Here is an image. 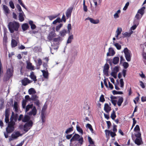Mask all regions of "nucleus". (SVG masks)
Masks as SVG:
<instances>
[{"instance_id":"obj_1","label":"nucleus","mask_w":146,"mask_h":146,"mask_svg":"<svg viewBox=\"0 0 146 146\" xmlns=\"http://www.w3.org/2000/svg\"><path fill=\"white\" fill-rule=\"evenodd\" d=\"M84 141L82 137H80V135L75 134L70 140V146H81Z\"/></svg>"},{"instance_id":"obj_2","label":"nucleus","mask_w":146,"mask_h":146,"mask_svg":"<svg viewBox=\"0 0 146 146\" xmlns=\"http://www.w3.org/2000/svg\"><path fill=\"white\" fill-rule=\"evenodd\" d=\"M8 29L11 33L17 32L20 27L19 23L15 21L10 22L8 25Z\"/></svg>"},{"instance_id":"obj_3","label":"nucleus","mask_w":146,"mask_h":146,"mask_svg":"<svg viewBox=\"0 0 146 146\" xmlns=\"http://www.w3.org/2000/svg\"><path fill=\"white\" fill-rule=\"evenodd\" d=\"M14 113L12 112V116L10 118V121L8 124V126L6 128V131L8 133H11L15 129L14 125H15V122L13 121V116Z\"/></svg>"},{"instance_id":"obj_4","label":"nucleus","mask_w":146,"mask_h":146,"mask_svg":"<svg viewBox=\"0 0 146 146\" xmlns=\"http://www.w3.org/2000/svg\"><path fill=\"white\" fill-rule=\"evenodd\" d=\"M33 123L32 121H30L26 123L24 125H19V127L21 130H23L26 133L32 127Z\"/></svg>"},{"instance_id":"obj_5","label":"nucleus","mask_w":146,"mask_h":146,"mask_svg":"<svg viewBox=\"0 0 146 146\" xmlns=\"http://www.w3.org/2000/svg\"><path fill=\"white\" fill-rule=\"evenodd\" d=\"M13 68H9L7 70L6 72L4 75L3 80L4 81L8 80L13 75Z\"/></svg>"},{"instance_id":"obj_6","label":"nucleus","mask_w":146,"mask_h":146,"mask_svg":"<svg viewBox=\"0 0 146 146\" xmlns=\"http://www.w3.org/2000/svg\"><path fill=\"white\" fill-rule=\"evenodd\" d=\"M23 134L18 131H15L11 135V137L9 139V141H10L13 140L17 139L18 137L21 136Z\"/></svg>"},{"instance_id":"obj_7","label":"nucleus","mask_w":146,"mask_h":146,"mask_svg":"<svg viewBox=\"0 0 146 146\" xmlns=\"http://www.w3.org/2000/svg\"><path fill=\"white\" fill-rule=\"evenodd\" d=\"M126 59L128 62L131 60V52L127 48H125L123 50Z\"/></svg>"},{"instance_id":"obj_8","label":"nucleus","mask_w":146,"mask_h":146,"mask_svg":"<svg viewBox=\"0 0 146 146\" xmlns=\"http://www.w3.org/2000/svg\"><path fill=\"white\" fill-rule=\"evenodd\" d=\"M109 68V66L107 63L106 64L104 67L103 73L104 74L107 76H109L108 74V70Z\"/></svg>"},{"instance_id":"obj_9","label":"nucleus","mask_w":146,"mask_h":146,"mask_svg":"<svg viewBox=\"0 0 146 146\" xmlns=\"http://www.w3.org/2000/svg\"><path fill=\"white\" fill-rule=\"evenodd\" d=\"M54 29V27L53 31L50 32L48 34L47 38L49 40H52L54 37L56 36V35L55 33Z\"/></svg>"},{"instance_id":"obj_10","label":"nucleus","mask_w":146,"mask_h":146,"mask_svg":"<svg viewBox=\"0 0 146 146\" xmlns=\"http://www.w3.org/2000/svg\"><path fill=\"white\" fill-rule=\"evenodd\" d=\"M32 81L30 80L27 78H25L21 80V83L22 85L26 86L28 84L31 83Z\"/></svg>"},{"instance_id":"obj_11","label":"nucleus","mask_w":146,"mask_h":146,"mask_svg":"<svg viewBox=\"0 0 146 146\" xmlns=\"http://www.w3.org/2000/svg\"><path fill=\"white\" fill-rule=\"evenodd\" d=\"M37 110L35 106H34L31 111L27 113L29 115L35 116L37 113Z\"/></svg>"},{"instance_id":"obj_12","label":"nucleus","mask_w":146,"mask_h":146,"mask_svg":"<svg viewBox=\"0 0 146 146\" xmlns=\"http://www.w3.org/2000/svg\"><path fill=\"white\" fill-rule=\"evenodd\" d=\"M110 98H111V103L114 106H115L116 105L117 100H115V99H118V97L111 96Z\"/></svg>"},{"instance_id":"obj_13","label":"nucleus","mask_w":146,"mask_h":146,"mask_svg":"<svg viewBox=\"0 0 146 146\" xmlns=\"http://www.w3.org/2000/svg\"><path fill=\"white\" fill-rule=\"evenodd\" d=\"M25 17V16L23 11L19 13V21L20 22H22L24 21Z\"/></svg>"},{"instance_id":"obj_14","label":"nucleus","mask_w":146,"mask_h":146,"mask_svg":"<svg viewBox=\"0 0 146 146\" xmlns=\"http://www.w3.org/2000/svg\"><path fill=\"white\" fill-rule=\"evenodd\" d=\"M86 20H89L91 23L94 24H98L100 22L99 20L98 19L95 20L92 18L90 17L87 18L86 19Z\"/></svg>"},{"instance_id":"obj_15","label":"nucleus","mask_w":146,"mask_h":146,"mask_svg":"<svg viewBox=\"0 0 146 146\" xmlns=\"http://www.w3.org/2000/svg\"><path fill=\"white\" fill-rule=\"evenodd\" d=\"M41 71L42 73V75L44 77L47 79H48L49 75L48 71H46L45 70H42Z\"/></svg>"},{"instance_id":"obj_16","label":"nucleus","mask_w":146,"mask_h":146,"mask_svg":"<svg viewBox=\"0 0 146 146\" xmlns=\"http://www.w3.org/2000/svg\"><path fill=\"white\" fill-rule=\"evenodd\" d=\"M122 31V29L121 28L118 27L117 28L116 31V35H115V37L118 40L119 39L118 36L120 34Z\"/></svg>"},{"instance_id":"obj_17","label":"nucleus","mask_w":146,"mask_h":146,"mask_svg":"<svg viewBox=\"0 0 146 146\" xmlns=\"http://www.w3.org/2000/svg\"><path fill=\"white\" fill-rule=\"evenodd\" d=\"M104 109L107 113H109L111 110V108L109 106L108 104L106 103L104 104Z\"/></svg>"},{"instance_id":"obj_18","label":"nucleus","mask_w":146,"mask_h":146,"mask_svg":"<svg viewBox=\"0 0 146 146\" xmlns=\"http://www.w3.org/2000/svg\"><path fill=\"white\" fill-rule=\"evenodd\" d=\"M123 101V98L121 97H118V101H117V102L118 106H120L122 104Z\"/></svg>"},{"instance_id":"obj_19","label":"nucleus","mask_w":146,"mask_h":146,"mask_svg":"<svg viewBox=\"0 0 146 146\" xmlns=\"http://www.w3.org/2000/svg\"><path fill=\"white\" fill-rule=\"evenodd\" d=\"M19 41H17L14 39H12L11 41V46L12 47L14 48L17 45L18 42Z\"/></svg>"},{"instance_id":"obj_20","label":"nucleus","mask_w":146,"mask_h":146,"mask_svg":"<svg viewBox=\"0 0 146 146\" xmlns=\"http://www.w3.org/2000/svg\"><path fill=\"white\" fill-rule=\"evenodd\" d=\"M115 54V52L112 48H110L109 49V52L107 53V56H110L111 54V56Z\"/></svg>"},{"instance_id":"obj_21","label":"nucleus","mask_w":146,"mask_h":146,"mask_svg":"<svg viewBox=\"0 0 146 146\" xmlns=\"http://www.w3.org/2000/svg\"><path fill=\"white\" fill-rule=\"evenodd\" d=\"M27 68L28 69H30L31 70H33L35 69L34 66H33L32 64L30 62H27Z\"/></svg>"},{"instance_id":"obj_22","label":"nucleus","mask_w":146,"mask_h":146,"mask_svg":"<svg viewBox=\"0 0 146 146\" xmlns=\"http://www.w3.org/2000/svg\"><path fill=\"white\" fill-rule=\"evenodd\" d=\"M145 9V7H143L138 11L137 13L140 14L141 15V17L143 16L144 13Z\"/></svg>"},{"instance_id":"obj_23","label":"nucleus","mask_w":146,"mask_h":146,"mask_svg":"<svg viewBox=\"0 0 146 146\" xmlns=\"http://www.w3.org/2000/svg\"><path fill=\"white\" fill-rule=\"evenodd\" d=\"M29 76L31 79L33 80L34 82H35L37 81L36 76L35 75L33 72L32 71L31 72Z\"/></svg>"},{"instance_id":"obj_24","label":"nucleus","mask_w":146,"mask_h":146,"mask_svg":"<svg viewBox=\"0 0 146 146\" xmlns=\"http://www.w3.org/2000/svg\"><path fill=\"white\" fill-rule=\"evenodd\" d=\"M12 39H14L17 41H19V35L17 32H16V33H14L13 35L11 34Z\"/></svg>"},{"instance_id":"obj_25","label":"nucleus","mask_w":146,"mask_h":146,"mask_svg":"<svg viewBox=\"0 0 146 146\" xmlns=\"http://www.w3.org/2000/svg\"><path fill=\"white\" fill-rule=\"evenodd\" d=\"M3 9L5 12V13L6 15L9 13L10 10L8 7L6 5H3Z\"/></svg>"},{"instance_id":"obj_26","label":"nucleus","mask_w":146,"mask_h":146,"mask_svg":"<svg viewBox=\"0 0 146 146\" xmlns=\"http://www.w3.org/2000/svg\"><path fill=\"white\" fill-rule=\"evenodd\" d=\"M13 106V109L15 110V111L16 112H17L19 108V106L17 102H14Z\"/></svg>"},{"instance_id":"obj_27","label":"nucleus","mask_w":146,"mask_h":146,"mask_svg":"<svg viewBox=\"0 0 146 146\" xmlns=\"http://www.w3.org/2000/svg\"><path fill=\"white\" fill-rule=\"evenodd\" d=\"M135 143L137 144V145H140L142 142L141 138H136L135 141Z\"/></svg>"},{"instance_id":"obj_28","label":"nucleus","mask_w":146,"mask_h":146,"mask_svg":"<svg viewBox=\"0 0 146 146\" xmlns=\"http://www.w3.org/2000/svg\"><path fill=\"white\" fill-rule=\"evenodd\" d=\"M29 27L28 24L27 23H24L22 25V28L23 31H25Z\"/></svg>"},{"instance_id":"obj_29","label":"nucleus","mask_w":146,"mask_h":146,"mask_svg":"<svg viewBox=\"0 0 146 146\" xmlns=\"http://www.w3.org/2000/svg\"><path fill=\"white\" fill-rule=\"evenodd\" d=\"M30 119L29 116L27 115H25L22 119V121L24 122H27L30 120Z\"/></svg>"},{"instance_id":"obj_30","label":"nucleus","mask_w":146,"mask_h":146,"mask_svg":"<svg viewBox=\"0 0 146 146\" xmlns=\"http://www.w3.org/2000/svg\"><path fill=\"white\" fill-rule=\"evenodd\" d=\"M133 31H131L130 32H125L124 33H122L124 37H129L131 36V35L132 34Z\"/></svg>"},{"instance_id":"obj_31","label":"nucleus","mask_w":146,"mask_h":146,"mask_svg":"<svg viewBox=\"0 0 146 146\" xmlns=\"http://www.w3.org/2000/svg\"><path fill=\"white\" fill-rule=\"evenodd\" d=\"M29 23L31 25V29H34L36 28V26L35 24H33V21L31 20L29 21Z\"/></svg>"},{"instance_id":"obj_32","label":"nucleus","mask_w":146,"mask_h":146,"mask_svg":"<svg viewBox=\"0 0 146 146\" xmlns=\"http://www.w3.org/2000/svg\"><path fill=\"white\" fill-rule=\"evenodd\" d=\"M41 119L42 124L44 123L45 121L46 117L44 113L43 112H41Z\"/></svg>"},{"instance_id":"obj_33","label":"nucleus","mask_w":146,"mask_h":146,"mask_svg":"<svg viewBox=\"0 0 146 146\" xmlns=\"http://www.w3.org/2000/svg\"><path fill=\"white\" fill-rule=\"evenodd\" d=\"M28 93L29 94L32 95L35 94L36 92L33 88H31L29 90Z\"/></svg>"},{"instance_id":"obj_34","label":"nucleus","mask_w":146,"mask_h":146,"mask_svg":"<svg viewBox=\"0 0 146 146\" xmlns=\"http://www.w3.org/2000/svg\"><path fill=\"white\" fill-rule=\"evenodd\" d=\"M119 61V58L117 57H116L113 58L112 62L114 64H116L118 63Z\"/></svg>"},{"instance_id":"obj_35","label":"nucleus","mask_w":146,"mask_h":146,"mask_svg":"<svg viewBox=\"0 0 146 146\" xmlns=\"http://www.w3.org/2000/svg\"><path fill=\"white\" fill-rule=\"evenodd\" d=\"M72 12V9H68L66 13V15L68 18L71 16Z\"/></svg>"},{"instance_id":"obj_36","label":"nucleus","mask_w":146,"mask_h":146,"mask_svg":"<svg viewBox=\"0 0 146 146\" xmlns=\"http://www.w3.org/2000/svg\"><path fill=\"white\" fill-rule=\"evenodd\" d=\"M86 127L89 129L92 133L95 134V133L94 132L93 129L92 128V126L91 124L89 123L87 124Z\"/></svg>"},{"instance_id":"obj_37","label":"nucleus","mask_w":146,"mask_h":146,"mask_svg":"<svg viewBox=\"0 0 146 146\" xmlns=\"http://www.w3.org/2000/svg\"><path fill=\"white\" fill-rule=\"evenodd\" d=\"M105 132L106 133L108 132L109 133H110L111 136L112 137H114L116 135V134L115 133V132H113L112 131H110L108 130H105Z\"/></svg>"},{"instance_id":"obj_38","label":"nucleus","mask_w":146,"mask_h":146,"mask_svg":"<svg viewBox=\"0 0 146 146\" xmlns=\"http://www.w3.org/2000/svg\"><path fill=\"white\" fill-rule=\"evenodd\" d=\"M7 34L5 32L4 33V36L3 38V43L4 44H6L7 42Z\"/></svg>"},{"instance_id":"obj_39","label":"nucleus","mask_w":146,"mask_h":146,"mask_svg":"<svg viewBox=\"0 0 146 146\" xmlns=\"http://www.w3.org/2000/svg\"><path fill=\"white\" fill-rule=\"evenodd\" d=\"M76 130L78 132L80 133H81L82 135L83 134V131L82 129L78 125H77L76 127Z\"/></svg>"},{"instance_id":"obj_40","label":"nucleus","mask_w":146,"mask_h":146,"mask_svg":"<svg viewBox=\"0 0 146 146\" xmlns=\"http://www.w3.org/2000/svg\"><path fill=\"white\" fill-rule=\"evenodd\" d=\"M113 45L115 46L118 50H120L121 48V46L118 43L115 42L114 41L113 42Z\"/></svg>"},{"instance_id":"obj_41","label":"nucleus","mask_w":146,"mask_h":146,"mask_svg":"<svg viewBox=\"0 0 146 146\" xmlns=\"http://www.w3.org/2000/svg\"><path fill=\"white\" fill-rule=\"evenodd\" d=\"M73 39V36L72 35L69 36L68 37L67 43L69 44L71 43L72 40Z\"/></svg>"},{"instance_id":"obj_42","label":"nucleus","mask_w":146,"mask_h":146,"mask_svg":"<svg viewBox=\"0 0 146 146\" xmlns=\"http://www.w3.org/2000/svg\"><path fill=\"white\" fill-rule=\"evenodd\" d=\"M38 97L35 94L32 95L31 98V100L35 101L38 99Z\"/></svg>"},{"instance_id":"obj_43","label":"nucleus","mask_w":146,"mask_h":146,"mask_svg":"<svg viewBox=\"0 0 146 146\" xmlns=\"http://www.w3.org/2000/svg\"><path fill=\"white\" fill-rule=\"evenodd\" d=\"M33 104L27 105L25 108L26 112L28 111L30 109L32 108H33Z\"/></svg>"},{"instance_id":"obj_44","label":"nucleus","mask_w":146,"mask_h":146,"mask_svg":"<svg viewBox=\"0 0 146 146\" xmlns=\"http://www.w3.org/2000/svg\"><path fill=\"white\" fill-rule=\"evenodd\" d=\"M66 30L64 29L61 31L60 32V35L64 37L66 35Z\"/></svg>"},{"instance_id":"obj_45","label":"nucleus","mask_w":146,"mask_h":146,"mask_svg":"<svg viewBox=\"0 0 146 146\" xmlns=\"http://www.w3.org/2000/svg\"><path fill=\"white\" fill-rule=\"evenodd\" d=\"M121 13V11L120 9L118 10L114 14V17L115 19H116L119 17V14Z\"/></svg>"},{"instance_id":"obj_46","label":"nucleus","mask_w":146,"mask_h":146,"mask_svg":"<svg viewBox=\"0 0 146 146\" xmlns=\"http://www.w3.org/2000/svg\"><path fill=\"white\" fill-rule=\"evenodd\" d=\"M116 117V115L115 114V113L114 110H113L112 111V113H111V118L113 119L114 120L115 119Z\"/></svg>"},{"instance_id":"obj_47","label":"nucleus","mask_w":146,"mask_h":146,"mask_svg":"<svg viewBox=\"0 0 146 146\" xmlns=\"http://www.w3.org/2000/svg\"><path fill=\"white\" fill-rule=\"evenodd\" d=\"M112 93L113 95L115 94H122L123 93L122 92L117 91L115 90H113L112 91Z\"/></svg>"},{"instance_id":"obj_48","label":"nucleus","mask_w":146,"mask_h":146,"mask_svg":"<svg viewBox=\"0 0 146 146\" xmlns=\"http://www.w3.org/2000/svg\"><path fill=\"white\" fill-rule=\"evenodd\" d=\"M73 131V127H71L67 129L65 131V133L68 134Z\"/></svg>"},{"instance_id":"obj_49","label":"nucleus","mask_w":146,"mask_h":146,"mask_svg":"<svg viewBox=\"0 0 146 146\" xmlns=\"http://www.w3.org/2000/svg\"><path fill=\"white\" fill-rule=\"evenodd\" d=\"M63 25L62 23H60L58 25L56 26V31L58 32L60 30V28L62 27Z\"/></svg>"},{"instance_id":"obj_50","label":"nucleus","mask_w":146,"mask_h":146,"mask_svg":"<svg viewBox=\"0 0 146 146\" xmlns=\"http://www.w3.org/2000/svg\"><path fill=\"white\" fill-rule=\"evenodd\" d=\"M62 22V21L60 18H58L56 19L52 23L54 24H56L57 23H60Z\"/></svg>"},{"instance_id":"obj_51","label":"nucleus","mask_w":146,"mask_h":146,"mask_svg":"<svg viewBox=\"0 0 146 146\" xmlns=\"http://www.w3.org/2000/svg\"><path fill=\"white\" fill-rule=\"evenodd\" d=\"M9 5L11 8L14 9L15 8L14 3L12 1H10L9 2Z\"/></svg>"},{"instance_id":"obj_52","label":"nucleus","mask_w":146,"mask_h":146,"mask_svg":"<svg viewBox=\"0 0 146 146\" xmlns=\"http://www.w3.org/2000/svg\"><path fill=\"white\" fill-rule=\"evenodd\" d=\"M27 102V101L26 100H23L22 103V106L23 109L25 108Z\"/></svg>"},{"instance_id":"obj_53","label":"nucleus","mask_w":146,"mask_h":146,"mask_svg":"<svg viewBox=\"0 0 146 146\" xmlns=\"http://www.w3.org/2000/svg\"><path fill=\"white\" fill-rule=\"evenodd\" d=\"M18 1L20 4L21 5V6H22L26 10H27V8L25 7V5L23 3L21 0H18Z\"/></svg>"},{"instance_id":"obj_54","label":"nucleus","mask_w":146,"mask_h":146,"mask_svg":"<svg viewBox=\"0 0 146 146\" xmlns=\"http://www.w3.org/2000/svg\"><path fill=\"white\" fill-rule=\"evenodd\" d=\"M101 0H93V2L96 7L97 5L98 2L99 3H100L101 2Z\"/></svg>"},{"instance_id":"obj_55","label":"nucleus","mask_w":146,"mask_h":146,"mask_svg":"<svg viewBox=\"0 0 146 146\" xmlns=\"http://www.w3.org/2000/svg\"><path fill=\"white\" fill-rule=\"evenodd\" d=\"M10 109L7 108L6 109L5 111V116H9V114Z\"/></svg>"},{"instance_id":"obj_56","label":"nucleus","mask_w":146,"mask_h":146,"mask_svg":"<svg viewBox=\"0 0 146 146\" xmlns=\"http://www.w3.org/2000/svg\"><path fill=\"white\" fill-rule=\"evenodd\" d=\"M34 103L38 107V108H39L40 107V104L38 99L35 101Z\"/></svg>"},{"instance_id":"obj_57","label":"nucleus","mask_w":146,"mask_h":146,"mask_svg":"<svg viewBox=\"0 0 146 146\" xmlns=\"http://www.w3.org/2000/svg\"><path fill=\"white\" fill-rule=\"evenodd\" d=\"M120 84V87L123 88L124 87V82L123 81V79H121L119 80Z\"/></svg>"},{"instance_id":"obj_58","label":"nucleus","mask_w":146,"mask_h":146,"mask_svg":"<svg viewBox=\"0 0 146 146\" xmlns=\"http://www.w3.org/2000/svg\"><path fill=\"white\" fill-rule=\"evenodd\" d=\"M123 66L124 68L127 69L129 67V65L127 62H125L123 64Z\"/></svg>"},{"instance_id":"obj_59","label":"nucleus","mask_w":146,"mask_h":146,"mask_svg":"<svg viewBox=\"0 0 146 146\" xmlns=\"http://www.w3.org/2000/svg\"><path fill=\"white\" fill-rule=\"evenodd\" d=\"M105 101L104 96L102 94L100 98V101L101 102H104Z\"/></svg>"},{"instance_id":"obj_60","label":"nucleus","mask_w":146,"mask_h":146,"mask_svg":"<svg viewBox=\"0 0 146 146\" xmlns=\"http://www.w3.org/2000/svg\"><path fill=\"white\" fill-rule=\"evenodd\" d=\"M119 71L118 67V66H116L114 68L113 72L117 73Z\"/></svg>"},{"instance_id":"obj_61","label":"nucleus","mask_w":146,"mask_h":146,"mask_svg":"<svg viewBox=\"0 0 146 146\" xmlns=\"http://www.w3.org/2000/svg\"><path fill=\"white\" fill-rule=\"evenodd\" d=\"M16 7L17 8V9L18 10V11L19 12L23 11L21 9V6H20V5L19 4H18L17 5Z\"/></svg>"},{"instance_id":"obj_62","label":"nucleus","mask_w":146,"mask_h":146,"mask_svg":"<svg viewBox=\"0 0 146 146\" xmlns=\"http://www.w3.org/2000/svg\"><path fill=\"white\" fill-rule=\"evenodd\" d=\"M88 140L90 143V144H94V142L92 140L91 138L90 137H88Z\"/></svg>"},{"instance_id":"obj_63","label":"nucleus","mask_w":146,"mask_h":146,"mask_svg":"<svg viewBox=\"0 0 146 146\" xmlns=\"http://www.w3.org/2000/svg\"><path fill=\"white\" fill-rule=\"evenodd\" d=\"M47 108V106L46 104H45L44 105L42 110V111L41 112H43L44 113V112L45 111V110H46V109Z\"/></svg>"},{"instance_id":"obj_64","label":"nucleus","mask_w":146,"mask_h":146,"mask_svg":"<svg viewBox=\"0 0 146 146\" xmlns=\"http://www.w3.org/2000/svg\"><path fill=\"white\" fill-rule=\"evenodd\" d=\"M134 130L135 131H139L140 130L139 127L138 125H136L135 128H134Z\"/></svg>"}]
</instances>
